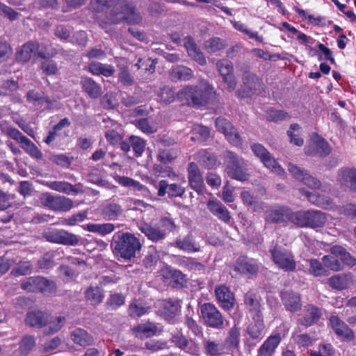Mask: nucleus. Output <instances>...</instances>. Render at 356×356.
<instances>
[{"label": "nucleus", "mask_w": 356, "mask_h": 356, "mask_svg": "<svg viewBox=\"0 0 356 356\" xmlns=\"http://www.w3.org/2000/svg\"><path fill=\"white\" fill-rule=\"evenodd\" d=\"M270 252L274 263L280 269L286 272L295 270L296 264L290 252L281 248H275Z\"/></svg>", "instance_id": "10"}, {"label": "nucleus", "mask_w": 356, "mask_h": 356, "mask_svg": "<svg viewBox=\"0 0 356 356\" xmlns=\"http://www.w3.org/2000/svg\"><path fill=\"white\" fill-rule=\"evenodd\" d=\"M352 283V277L350 274L337 275L331 277L328 280L329 285L335 289L343 290Z\"/></svg>", "instance_id": "40"}, {"label": "nucleus", "mask_w": 356, "mask_h": 356, "mask_svg": "<svg viewBox=\"0 0 356 356\" xmlns=\"http://www.w3.org/2000/svg\"><path fill=\"white\" fill-rule=\"evenodd\" d=\"M322 260L325 268L333 271H339L343 269V264L340 262L339 257L334 254L325 255Z\"/></svg>", "instance_id": "51"}, {"label": "nucleus", "mask_w": 356, "mask_h": 356, "mask_svg": "<svg viewBox=\"0 0 356 356\" xmlns=\"http://www.w3.org/2000/svg\"><path fill=\"white\" fill-rule=\"evenodd\" d=\"M337 184L344 191L356 193V169L354 168L343 167L338 170Z\"/></svg>", "instance_id": "12"}, {"label": "nucleus", "mask_w": 356, "mask_h": 356, "mask_svg": "<svg viewBox=\"0 0 356 356\" xmlns=\"http://www.w3.org/2000/svg\"><path fill=\"white\" fill-rule=\"evenodd\" d=\"M331 254L338 257L342 264H343L350 266H353L356 264V260L341 246H333L331 248Z\"/></svg>", "instance_id": "45"}, {"label": "nucleus", "mask_w": 356, "mask_h": 356, "mask_svg": "<svg viewBox=\"0 0 356 356\" xmlns=\"http://www.w3.org/2000/svg\"><path fill=\"white\" fill-rule=\"evenodd\" d=\"M45 238L52 243L74 245L79 243L78 236L63 229H54L44 234Z\"/></svg>", "instance_id": "15"}, {"label": "nucleus", "mask_w": 356, "mask_h": 356, "mask_svg": "<svg viewBox=\"0 0 356 356\" xmlns=\"http://www.w3.org/2000/svg\"><path fill=\"white\" fill-rule=\"evenodd\" d=\"M326 220V214L319 211H299L292 216V222L302 227H321Z\"/></svg>", "instance_id": "5"}, {"label": "nucleus", "mask_w": 356, "mask_h": 356, "mask_svg": "<svg viewBox=\"0 0 356 356\" xmlns=\"http://www.w3.org/2000/svg\"><path fill=\"white\" fill-rule=\"evenodd\" d=\"M282 301L286 310L296 312L301 308L302 304L299 294L286 291L281 293Z\"/></svg>", "instance_id": "29"}, {"label": "nucleus", "mask_w": 356, "mask_h": 356, "mask_svg": "<svg viewBox=\"0 0 356 356\" xmlns=\"http://www.w3.org/2000/svg\"><path fill=\"white\" fill-rule=\"evenodd\" d=\"M331 327L334 332L345 341H352L354 339V333L351 329L336 316H332L330 318Z\"/></svg>", "instance_id": "19"}, {"label": "nucleus", "mask_w": 356, "mask_h": 356, "mask_svg": "<svg viewBox=\"0 0 356 356\" xmlns=\"http://www.w3.org/2000/svg\"><path fill=\"white\" fill-rule=\"evenodd\" d=\"M295 212L285 207L272 208L266 212V220L269 222H282L286 220L292 222V216Z\"/></svg>", "instance_id": "18"}, {"label": "nucleus", "mask_w": 356, "mask_h": 356, "mask_svg": "<svg viewBox=\"0 0 356 356\" xmlns=\"http://www.w3.org/2000/svg\"><path fill=\"white\" fill-rule=\"evenodd\" d=\"M176 245L179 249L186 252H197L200 250V246L193 241L191 236L177 239Z\"/></svg>", "instance_id": "50"}, {"label": "nucleus", "mask_w": 356, "mask_h": 356, "mask_svg": "<svg viewBox=\"0 0 356 356\" xmlns=\"http://www.w3.org/2000/svg\"><path fill=\"white\" fill-rule=\"evenodd\" d=\"M46 185L52 190L66 194L77 193L78 192L71 184L65 181H49Z\"/></svg>", "instance_id": "48"}, {"label": "nucleus", "mask_w": 356, "mask_h": 356, "mask_svg": "<svg viewBox=\"0 0 356 356\" xmlns=\"http://www.w3.org/2000/svg\"><path fill=\"white\" fill-rule=\"evenodd\" d=\"M216 127L225 135L227 140L233 145L238 146L242 143L238 133L227 120L222 118H217L216 120Z\"/></svg>", "instance_id": "14"}, {"label": "nucleus", "mask_w": 356, "mask_h": 356, "mask_svg": "<svg viewBox=\"0 0 356 356\" xmlns=\"http://www.w3.org/2000/svg\"><path fill=\"white\" fill-rule=\"evenodd\" d=\"M116 181L124 187L129 188L136 191H140L144 195H146L149 193L148 189L146 186L141 184L139 181L133 179L132 178L119 176L115 179Z\"/></svg>", "instance_id": "39"}, {"label": "nucleus", "mask_w": 356, "mask_h": 356, "mask_svg": "<svg viewBox=\"0 0 356 356\" xmlns=\"http://www.w3.org/2000/svg\"><path fill=\"white\" fill-rule=\"evenodd\" d=\"M183 43L190 58H191L200 65H205L207 64V59L205 56L197 47L192 37H185L183 39Z\"/></svg>", "instance_id": "17"}, {"label": "nucleus", "mask_w": 356, "mask_h": 356, "mask_svg": "<svg viewBox=\"0 0 356 356\" xmlns=\"http://www.w3.org/2000/svg\"><path fill=\"white\" fill-rule=\"evenodd\" d=\"M70 337L74 343L82 347L90 346L93 343V337L86 330L81 328L73 330Z\"/></svg>", "instance_id": "36"}, {"label": "nucleus", "mask_w": 356, "mask_h": 356, "mask_svg": "<svg viewBox=\"0 0 356 356\" xmlns=\"http://www.w3.org/2000/svg\"><path fill=\"white\" fill-rule=\"evenodd\" d=\"M83 90L93 99L98 98L102 95V87L91 78H83L81 81Z\"/></svg>", "instance_id": "37"}, {"label": "nucleus", "mask_w": 356, "mask_h": 356, "mask_svg": "<svg viewBox=\"0 0 356 356\" xmlns=\"http://www.w3.org/2000/svg\"><path fill=\"white\" fill-rule=\"evenodd\" d=\"M170 79L174 81H188L193 79L194 72L188 67L185 65L173 66L169 73Z\"/></svg>", "instance_id": "26"}, {"label": "nucleus", "mask_w": 356, "mask_h": 356, "mask_svg": "<svg viewBox=\"0 0 356 356\" xmlns=\"http://www.w3.org/2000/svg\"><path fill=\"white\" fill-rule=\"evenodd\" d=\"M225 172L227 175L238 181H244L248 179L249 174L246 172L243 159L236 153L227 151L224 154Z\"/></svg>", "instance_id": "4"}, {"label": "nucleus", "mask_w": 356, "mask_h": 356, "mask_svg": "<svg viewBox=\"0 0 356 356\" xmlns=\"http://www.w3.org/2000/svg\"><path fill=\"white\" fill-rule=\"evenodd\" d=\"M35 280L36 286L31 289L33 292L53 293L56 291V284L54 281L39 276L35 277Z\"/></svg>", "instance_id": "38"}, {"label": "nucleus", "mask_w": 356, "mask_h": 356, "mask_svg": "<svg viewBox=\"0 0 356 356\" xmlns=\"http://www.w3.org/2000/svg\"><path fill=\"white\" fill-rule=\"evenodd\" d=\"M90 8L95 13H106L107 21L99 19V26L106 29L108 25L127 22L138 24L142 17L135 8L119 0H95L90 3Z\"/></svg>", "instance_id": "1"}, {"label": "nucleus", "mask_w": 356, "mask_h": 356, "mask_svg": "<svg viewBox=\"0 0 356 356\" xmlns=\"http://www.w3.org/2000/svg\"><path fill=\"white\" fill-rule=\"evenodd\" d=\"M216 299L220 306L227 310L232 309L234 305V296L225 285H220L215 289Z\"/></svg>", "instance_id": "20"}, {"label": "nucleus", "mask_w": 356, "mask_h": 356, "mask_svg": "<svg viewBox=\"0 0 356 356\" xmlns=\"http://www.w3.org/2000/svg\"><path fill=\"white\" fill-rule=\"evenodd\" d=\"M49 316L40 310H32L27 313L26 323L31 327H42L47 325Z\"/></svg>", "instance_id": "28"}, {"label": "nucleus", "mask_w": 356, "mask_h": 356, "mask_svg": "<svg viewBox=\"0 0 356 356\" xmlns=\"http://www.w3.org/2000/svg\"><path fill=\"white\" fill-rule=\"evenodd\" d=\"M104 218L106 220H115L122 213V207L115 202L106 204L102 211Z\"/></svg>", "instance_id": "41"}, {"label": "nucleus", "mask_w": 356, "mask_h": 356, "mask_svg": "<svg viewBox=\"0 0 356 356\" xmlns=\"http://www.w3.org/2000/svg\"><path fill=\"white\" fill-rule=\"evenodd\" d=\"M124 303V297L120 293L111 295L106 305L112 309H116Z\"/></svg>", "instance_id": "63"}, {"label": "nucleus", "mask_w": 356, "mask_h": 356, "mask_svg": "<svg viewBox=\"0 0 356 356\" xmlns=\"http://www.w3.org/2000/svg\"><path fill=\"white\" fill-rule=\"evenodd\" d=\"M235 270L241 274L252 277L257 273L259 266L254 259L241 257L236 262Z\"/></svg>", "instance_id": "16"}, {"label": "nucleus", "mask_w": 356, "mask_h": 356, "mask_svg": "<svg viewBox=\"0 0 356 356\" xmlns=\"http://www.w3.org/2000/svg\"><path fill=\"white\" fill-rule=\"evenodd\" d=\"M234 28L244 34L247 35L250 38L254 39L259 42H262V38L258 35L257 32L252 31L247 26L241 22H232Z\"/></svg>", "instance_id": "53"}, {"label": "nucleus", "mask_w": 356, "mask_h": 356, "mask_svg": "<svg viewBox=\"0 0 356 356\" xmlns=\"http://www.w3.org/2000/svg\"><path fill=\"white\" fill-rule=\"evenodd\" d=\"M88 71L94 75H103L108 77L114 74L115 69L111 65L93 62L89 64Z\"/></svg>", "instance_id": "42"}, {"label": "nucleus", "mask_w": 356, "mask_h": 356, "mask_svg": "<svg viewBox=\"0 0 356 356\" xmlns=\"http://www.w3.org/2000/svg\"><path fill=\"white\" fill-rule=\"evenodd\" d=\"M158 97L160 101L163 103L170 104L174 102L175 97H177V94L175 95L172 88L165 86L161 88L158 93Z\"/></svg>", "instance_id": "52"}, {"label": "nucleus", "mask_w": 356, "mask_h": 356, "mask_svg": "<svg viewBox=\"0 0 356 356\" xmlns=\"http://www.w3.org/2000/svg\"><path fill=\"white\" fill-rule=\"evenodd\" d=\"M65 322V318L63 316H58L53 320L47 322L48 327L45 332L48 334H52L59 331L63 326Z\"/></svg>", "instance_id": "55"}, {"label": "nucleus", "mask_w": 356, "mask_h": 356, "mask_svg": "<svg viewBox=\"0 0 356 356\" xmlns=\"http://www.w3.org/2000/svg\"><path fill=\"white\" fill-rule=\"evenodd\" d=\"M113 253L124 259L135 257L137 251L141 248L139 239L130 233H122L115 235L112 243Z\"/></svg>", "instance_id": "3"}, {"label": "nucleus", "mask_w": 356, "mask_h": 356, "mask_svg": "<svg viewBox=\"0 0 356 356\" xmlns=\"http://www.w3.org/2000/svg\"><path fill=\"white\" fill-rule=\"evenodd\" d=\"M40 200L42 205L55 211H67L73 207V202L70 198L49 193H42Z\"/></svg>", "instance_id": "7"}, {"label": "nucleus", "mask_w": 356, "mask_h": 356, "mask_svg": "<svg viewBox=\"0 0 356 356\" xmlns=\"http://www.w3.org/2000/svg\"><path fill=\"white\" fill-rule=\"evenodd\" d=\"M309 272L314 276H323L327 275V270L325 266L316 259L309 260Z\"/></svg>", "instance_id": "57"}, {"label": "nucleus", "mask_w": 356, "mask_h": 356, "mask_svg": "<svg viewBox=\"0 0 356 356\" xmlns=\"http://www.w3.org/2000/svg\"><path fill=\"white\" fill-rule=\"evenodd\" d=\"M288 170L296 179L300 181L311 188L319 189L324 192L330 190V185L322 184L316 178L312 177L292 163L289 164Z\"/></svg>", "instance_id": "11"}, {"label": "nucleus", "mask_w": 356, "mask_h": 356, "mask_svg": "<svg viewBox=\"0 0 356 356\" xmlns=\"http://www.w3.org/2000/svg\"><path fill=\"white\" fill-rule=\"evenodd\" d=\"M201 315L205 324L215 329L223 327V317L216 307L209 302L204 303L200 307Z\"/></svg>", "instance_id": "9"}, {"label": "nucleus", "mask_w": 356, "mask_h": 356, "mask_svg": "<svg viewBox=\"0 0 356 356\" xmlns=\"http://www.w3.org/2000/svg\"><path fill=\"white\" fill-rule=\"evenodd\" d=\"M162 272L165 277H170L178 284H181L185 281V275L180 270L167 268Z\"/></svg>", "instance_id": "58"}, {"label": "nucleus", "mask_w": 356, "mask_h": 356, "mask_svg": "<svg viewBox=\"0 0 356 356\" xmlns=\"http://www.w3.org/2000/svg\"><path fill=\"white\" fill-rule=\"evenodd\" d=\"M216 96V91L206 79L197 85H186L177 92V99L183 104L201 106L209 104Z\"/></svg>", "instance_id": "2"}, {"label": "nucleus", "mask_w": 356, "mask_h": 356, "mask_svg": "<svg viewBox=\"0 0 356 356\" xmlns=\"http://www.w3.org/2000/svg\"><path fill=\"white\" fill-rule=\"evenodd\" d=\"M240 342V328L234 325L232 327L225 340V347L230 350L236 349L238 347Z\"/></svg>", "instance_id": "47"}, {"label": "nucleus", "mask_w": 356, "mask_h": 356, "mask_svg": "<svg viewBox=\"0 0 356 356\" xmlns=\"http://www.w3.org/2000/svg\"><path fill=\"white\" fill-rule=\"evenodd\" d=\"M19 86L17 82L14 81H6L0 87L1 95H10L14 91L18 89Z\"/></svg>", "instance_id": "64"}, {"label": "nucleus", "mask_w": 356, "mask_h": 356, "mask_svg": "<svg viewBox=\"0 0 356 356\" xmlns=\"http://www.w3.org/2000/svg\"><path fill=\"white\" fill-rule=\"evenodd\" d=\"M188 175L191 187L198 193H202L204 188V180L197 165L195 163L189 164Z\"/></svg>", "instance_id": "21"}, {"label": "nucleus", "mask_w": 356, "mask_h": 356, "mask_svg": "<svg viewBox=\"0 0 356 356\" xmlns=\"http://www.w3.org/2000/svg\"><path fill=\"white\" fill-rule=\"evenodd\" d=\"M253 321L248 325L247 333L252 339L261 340L266 334L262 316L252 317Z\"/></svg>", "instance_id": "27"}, {"label": "nucleus", "mask_w": 356, "mask_h": 356, "mask_svg": "<svg viewBox=\"0 0 356 356\" xmlns=\"http://www.w3.org/2000/svg\"><path fill=\"white\" fill-rule=\"evenodd\" d=\"M301 193L310 202L318 207L325 209H334L337 207L332 202V200L329 197L316 193H312L305 190H302Z\"/></svg>", "instance_id": "25"}, {"label": "nucleus", "mask_w": 356, "mask_h": 356, "mask_svg": "<svg viewBox=\"0 0 356 356\" xmlns=\"http://www.w3.org/2000/svg\"><path fill=\"white\" fill-rule=\"evenodd\" d=\"M225 47L223 40L218 38H212L204 42V48L208 52H216L224 49Z\"/></svg>", "instance_id": "54"}, {"label": "nucleus", "mask_w": 356, "mask_h": 356, "mask_svg": "<svg viewBox=\"0 0 356 356\" xmlns=\"http://www.w3.org/2000/svg\"><path fill=\"white\" fill-rule=\"evenodd\" d=\"M172 342L186 353L193 355H199L200 348L198 345L193 341H188L182 334L173 336Z\"/></svg>", "instance_id": "30"}, {"label": "nucleus", "mask_w": 356, "mask_h": 356, "mask_svg": "<svg viewBox=\"0 0 356 356\" xmlns=\"http://www.w3.org/2000/svg\"><path fill=\"white\" fill-rule=\"evenodd\" d=\"M195 159L205 168H211L216 163V156L206 149H202L197 152Z\"/></svg>", "instance_id": "46"}, {"label": "nucleus", "mask_w": 356, "mask_h": 356, "mask_svg": "<svg viewBox=\"0 0 356 356\" xmlns=\"http://www.w3.org/2000/svg\"><path fill=\"white\" fill-rule=\"evenodd\" d=\"M177 156V151L173 149H163L159 152L158 160L163 163H168Z\"/></svg>", "instance_id": "59"}, {"label": "nucleus", "mask_w": 356, "mask_h": 356, "mask_svg": "<svg viewBox=\"0 0 356 356\" xmlns=\"http://www.w3.org/2000/svg\"><path fill=\"white\" fill-rule=\"evenodd\" d=\"M24 150L34 158L40 159L42 156V153L38 148L29 139L25 137H24Z\"/></svg>", "instance_id": "62"}, {"label": "nucleus", "mask_w": 356, "mask_h": 356, "mask_svg": "<svg viewBox=\"0 0 356 356\" xmlns=\"http://www.w3.org/2000/svg\"><path fill=\"white\" fill-rule=\"evenodd\" d=\"M83 229L90 232L105 236L111 233L115 229V226L110 222L103 224L88 223L83 226Z\"/></svg>", "instance_id": "44"}, {"label": "nucleus", "mask_w": 356, "mask_h": 356, "mask_svg": "<svg viewBox=\"0 0 356 356\" xmlns=\"http://www.w3.org/2000/svg\"><path fill=\"white\" fill-rule=\"evenodd\" d=\"M251 149L265 167L278 175H283L284 174V171L282 168L277 163L275 158L262 145L259 143H254L251 145Z\"/></svg>", "instance_id": "6"}, {"label": "nucleus", "mask_w": 356, "mask_h": 356, "mask_svg": "<svg viewBox=\"0 0 356 356\" xmlns=\"http://www.w3.org/2000/svg\"><path fill=\"white\" fill-rule=\"evenodd\" d=\"M58 50L51 46H40L38 42H29L24 44V61L33 58H48L55 56Z\"/></svg>", "instance_id": "8"}, {"label": "nucleus", "mask_w": 356, "mask_h": 356, "mask_svg": "<svg viewBox=\"0 0 356 356\" xmlns=\"http://www.w3.org/2000/svg\"><path fill=\"white\" fill-rule=\"evenodd\" d=\"M243 81L250 90H256L260 86L259 79L254 74H245L243 77Z\"/></svg>", "instance_id": "60"}, {"label": "nucleus", "mask_w": 356, "mask_h": 356, "mask_svg": "<svg viewBox=\"0 0 356 356\" xmlns=\"http://www.w3.org/2000/svg\"><path fill=\"white\" fill-rule=\"evenodd\" d=\"M244 303L252 317L262 316L261 307L256 294L248 292L244 297Z\"/></svg>", "instance_id": "33"}, {"label": "nucleus", "mask_w": 356, "mask_h": 356, "mask_svg": "<svg viewBox=\"0 0 356 356\" xmlns=\"http://www.w3.org/2000/svg\"><path fill=\"white\" fill-rule=\"evenodd\" d=\"M161 305V314L168 321L172 319L179 313L181 308L179 301L171 299L163 300Z\"/></svg>", "instance_id": "31"}, {"label": "nucleus", "mask_w": 356, "mask_h": 356, "mask_svg": "<svg viewBox=\"0 0 356 356\" xmlns=\"http://www.w3.org/2000/svg\"><path fill=\"white\" fill-rule=\"evenodd\" d=\"M322 316L321 309L314 305H308L304 316L300 318L299 322L305 327H309L317 322Z\"/></svg>", "instance_id": "35"}, {"label": "nucleus", "mask_w": 356, "mask_h": 356, "mask_svg": "<svg viewBox=\"0 0 356 356\" xmlns=\"http://www.w3.org/2000/svg\"><path fill=\"white\" fill-rule=\"evenodd\" d=\"M280 342V334H271L259 348L257 356H273Z\"/></svg>", "instance_id": "22"}, {"label": "nucleus", "mask_w": 356, "mask_h": 356, "mask_svg": "<svg viewBox=\"0 0 356 356\" xmlns=\"http://www.w3.org/2000/svg\"><path fill=\"white\" fill-rule=\"evenodd\" d=\"M138 229L148 239L156 242L165 238L164 231L161 229L158 224L152 225L145 222L138 224Z\"/></svg>", "instance_id": "23"}, {"label": "nucleus", "mask_w": 356, "mask_h": 356, "mask_svg": "<svg viewBox=\"0 0 356 356\" xmlns=\"http://www.w3.org/2000/svg\"><path fill=\"white\" fill-rule=\"evenodd\" d=\"M216 67L223 82L226 84L227 90L233 91L236 88V81L232 62L227 59H220L216 62Z\"/></svg>", "instance_id": "13"}, {"label": "nucleus", "mask_w": 356, "mask_h": 356, "mask_svg": "<svg viewBox=\"0 0 356 356\" xmlns=\"http://www.w3.org/2000/svg\"><path fill=\"white\" fill-rule=\"evenodd\" d=\"M132 331L134 334L138 338H148L156 333L157 327L154 323L147 321L135 326Z\"/></svg>", "instance_id": "34"}, {"label": "nucleus", "mask_w": 356, "mask_h": 356, "mask_svg": "<svg viewBox=\"0 0 356 356\" xmlns=\"http://www.w3.org/2000/svg\"><path fill=\"white\" fill-rule=\"evenodd\" d=\"M129 141L131 147L135 152L136 156H140L145 149V142L142 138L135 136H131L129 137Z\"/></svg>", "instance_id": "56"}, {"label": "nucleus", "mask_w": 356, "mask_h": 356, "mask_svg": "<svg viewBox=\"0 0 356 356\" xmlns=\"http://www.w3.org/2000/svg\"><path fill=\"white\" fill-rule=\"evenodd\" d=\"M84 294L86 299L92 305L100 304L104 298L103 290L97 286H89Z\"/></svg>", "instance_id": "43"}, {"label": "nucleus", "mask_w": 356, "mask_h": 356, "mask_svg": "<svg viewBox=\"0 0 356 356\" xmlns=\"http://www.w3.org/2000/svg\"><path fill=\"white\" fill-rule=\"evenodd\" d=\"M300 127L298 124H292L290 126L289 129L287 131V134L290 138V141L298 146H302L303 145V139L295 134V131H299Z\"/></svg>", "instance_id": "61"}, {"label": "nucleus", "mask_w": 356, "mask_h": 356, "mask_svg": "<svg viewBox=\"0 0 356 356\" xmlns=\"http://www.w3.org/2000/svg\"><path fill=\"white\" fill-rule=\"evenodd\" d=\"M207 208L210 212L219 220L229 223L231 216L228 209L217 199H210L207 202Z\"/></svg>", "instance_id": "24"}, {"label": "nucleus", "mask_w": 356, "mask_h": 356, "mask_svg": "<svg viewBox=\"0 0 356 356\" xmlns=\"http://www.w3.org/2000/svg\"><path fill=\"white\" fill-rule=\"evenodd\" d=\"M149 309V307L144 306L141 303L134 301L129 305L128 314L131 318L137 319L148 313Z\"/></svg>", "instance_id": "49"}, {"label": "nucleus", "mask_w": 356, "mask_h": 356, "mask_svg": "<svg viewBox=\"0 0 356 356\" xmlns=\"http://www.w3.org/2000/svg\"><path fill=\"white\" fill-rule=\"evenodd\" d=\"M203 346L207 356H223L226 353L225 344L217 341L205 339Z\"/></svg>", "instance_id": "32"}]
</instances>
